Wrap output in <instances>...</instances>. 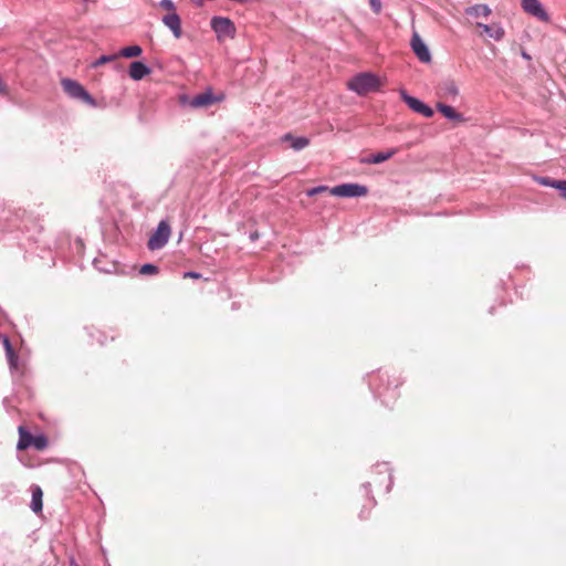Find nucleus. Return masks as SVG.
Returning <instances> with one entry per match:
<instances>
[{
    "instance_id": "1",
    "label": "nucleus",
    "mask_w": 566,
    "mask_h": 566,
    "mask_svg": "<svg viewBox=\"0 0 566 566\" xmlns=\"http://www.w3.org/2000/svg\"><path fill=\"white\" fill-rule=\"evenodd\" d=\"M368 385L375 399H379L386 407H389L399 397V384L391 386L388 375L381 370H378L376 374H371L369 376Z\"/></svg>"
},
{
    "instance_id": "2",
    "label": "nucleus",
    "mask_w": 566,
    "mask_h": 566,
    "mask_svg": "<svg viewBox=\"0 0 566 566\" xmlns=\"http://www.w3.org/2000/svg\"><path fill=\"white\" fill-rule=\"evenodd\" d=\"M347 87L359 96H366L368 93L378 92L381 87V81L373 72H361L350 77Z\"/></svg>"
},
{
    "instance_id": "3",
    "label": "nucleus",
    "mask_w": 566,
    "mask_h": 566,
    "mask_svg": "<svg viewBox=\"0 0 566 566\" xmlns=\"http://www.w3.org/2000/svg\"><path fill=\"white\" fill-rule=\"evenodd\" d=\"M61 86L70 98L97 107L95 97L76 80L65 77L61 81Z\"/></svg>"
},
{
    "instance_id": "4",
    "label": "nucleus",
    "mask_w": 566,
    "mask_h": 566,
    "mask_svg": "<svg viewBox=\"0 0 566 566\" xmlns=\"http://www.w3.org/2000/svg\"><path fill=\"white\" fill-rule=\"evenodd\" d=\"M221 99L222 96L214 95L211 87H208L205 92H201L193 97H190L187 94H181L179 96V102L182 106H190L192 108H206Z\"/></svg>"
},
{
    "instance_id": "5",
    "label": "nucleus",
    "mask_w": 566,
    "mask_h": 566,
    "mask_svg": "<svg viewBox=\"0 0 566 566\" xmlns=\"http://www.w3.org/2000/svg\"><path fill=\"white\" fill-rule=\"evenodd\" d=\"M368 192V187L358 182H343L329 189V193L337 198H361Z\"/></svg>"
},
{
    "instance_id": "6",
    "label": "nucleus",
    "mask_w": 566,
    "mask_h": 566,
    "mask_svg": "<svg viewBox=\"0 0 566 566\" xmlns=\"http://www.w3.org/2000/svg\"><path fill=\"white\" fill-rule=\"evenodd\" d=\"M171 227L167 220H161L153 230L147 241V248L150 251L163 249L169 241Z\"/></svg>"
},
{
    "instance_id": "7",
    "label": "nucleus",
    "mask_w": 566,
    "mask_h": 566,
    "mask_svg": "<svg viewBox=\"0 0 566 566\" xmlns=\"http://www.w3.org/2000/svg\"><path fill=\"white\" fill-rule=\"evenodd\" d=\"M400 98L406 105L415 113L422 115L426 118H431L434 111L431 106L426 104L418 97L410 95L405 88L399 90Z\"/></svg>"
},
{
    "instance_id": "8",
    "label": "nucleus",
    "mask_w": 566,
    "mask_h": 566,
    "mask_svg": "<svg viewBox=\"0 0 566 566\" xmlns=\"http://www.w3.org/2000/svg\"><path fill=\"white\" fill-rule=\"evenodd\" d=\"M210 27L217 34V38L221 36L234 38L237 28L234 22L228 17L214 15L210 20Z\"/></svg>"
},
{
    "instance_id": "9",
    "label": "nucleus",
    "mask_w": 566,
    "mask_h": 566,
    "mask_svg": "<svg viewBox=\"0 0 566 566\" xmlns=\"http://www.w3.org/2000/svg\"><path fill=\"white\" fill-rule=\"evenodd\" d=\"M522 10L541 22H551V15L539 0H521Z\"/></svg>"
},
{
    "instance_id": "10",
    "label": "nucleus",
    "mask_w": 566,
    "mask_h": 566,
    "mask_svg": "<svg viewBox=\"0 0 566 566\" xmlns=\"http://www.w3.org/2000/svg\"><path fill=\"white\" fill-rule=\"evenodd\" d=\"M410 45H411V49H412L415 55L418 57V60L420 62H422V63L431 62L432 55H431L430 49L417 32H415L412 34Z\"/></svg>"
},
{
    "instance_id": "11",
    "label": "nucleus",
    "mask_w": 566,
    "mask_h": 566,
    "mask_svg": "<svg viewBox=\"0 0 566 566\" xmlns=\"http://www.w3.org/2000/svg\"><path fill=\"white\" fill-rule=\"evenodd\" d=\"M153 72L151 67L142 60L129 64L128 75L133 81H140Z\"/></svg>"
},
{
    "instance_id": "12",
    "label": "nucleus",
    "mask_w": 566,
    "mask_h": 566,
    "mask_svg": "<svg viewBox=\"0 0 566 566\" xmlns=\"http://www.w3.org/2000/svg\"><path fill=\"white\" fill-rule=\"evenodd\" d=\"M161 22L171 31L176 39L181 38V18L177 12H168L161 18Z\"/></svg>"
},
{
    "instance_id": "13",
    "label": "nucleus",
    "mask_w": 566,
    "mask_h": 566,
    "mask_svg": "<svg viewBox=\"0 0 566 566\" xmlns=\"http://www.w3.org/2000/svg\"><path fill=\"white\" fill-rule=\"evenodd\" d=\"M374 472L381 476V479H378L375 481V483H382V482H387L386 484V493H389L391 488H392V484H394V478H392V472H391V469L389 467L388 463L384 462V463H378L375 469H374Z\"/></svg>"
},
{
    "instance_id": "14",
    "label": "nucleus",
    "mask_w": 566,
    "mask_h": 566,
    "mask_svg": "<svg viewBox=\"0 0 566 566\" xmlns=\"http://www.w3.org/2000/svg\"><path fill=\"white\" fill-rule=\"evenodd\" d=\"M6 356L8 359L10 374L13 378V382L17 384L24 376V370H20L19 368L20 357L15 353V350L7 353Z\"/></svg>"
},
{
    "instance_id": "15",
    "label": "nucleus",
    "mask_w": 566,
    "mask_h": 566,
    "mask_svg": "<svg viewBox=\"0 0 566 566\" xmlns=\"http://www.w3.org/2000/svg\"><path fill=\"white\" fill-rule=\"evenodd\" d=\"M476 27L482 29L483 33L495 41H501L505 35V31L500 23L485 24L478 22Z\"/></svg>"
},
{
    "instance_id": "16",
    "label": "nucleus",
    "mask_w": 566,
    "mask_h": 566,
    "mask_svg": "<svg viewBox=\"0 0 566 566\" xmlns=\"http://www.w3.org/2000/svg\"><path fill=\"white\" fill-rule=\"evenodd\" d=\"M281 140L289 143L290 147L295 151H300L310 145V138L305 136H294L292 133L284 134Z\"/></svg>"
},
{
    "instance_id": "17",
    "label": "nucleus",
    "mask_w": 566,
    "mask_h": 566,
    "mask_svg": "<svg viewBox=\"0 0 566 566\" xmlns=\"http://www.w3.org/2000/svg\"><path fill=\"white\" fill-rule=\"evenodd\" d=\"M396 153L397 150L395 148L389 149L387 151L374 153L370 154L369 156L363 157L360 159V163L366 165H378L390 159Z\"/></svg>"
},
{
    "instance_id": "18",
    "label": "nucleus",
    "mask_w": 566,
    "mask_h": 566,
    "mask_svg": "<svg viewBox=\"0 0 566 566\" xmlns=\"http://www.w3.org/2000/svg\"><path fill=\"white\" fill-rule=\"evenodd\" d=\"M437 111L448 120L451 122H464L465 118L463 114L455 111L454 107L444 103L437 104Z\"/></svg>"
},
{
    "instance_id": "19",
    "label": "nucleus",
    "mask_w": 566,
    "mask_h": 566,
    "mask_svg": "<svg viewBox=\"0 0 566 566\" xmlns=\"http://www.w3.org/2000/svg\"><path fill=\"white\" fill-rule=\"evenodd\" d=\"M19 439L17 443L18 450H27L32 447L34 436L27 427L19 426L18 428Z\"/></svg>"
},
{
    "instance_id": "20",
    "label": "nucleus",
    "mask_w": 566,
    "mask_h": 566,
    "mask_svg": "<svg viewBox=\"0 0 566 566\" xmlns=\"http://www.w3.org/2000/svg\"><path fill=\"white\" fill-rule=\"evenodd\" d=\"M439 91L444 97L455 98L459 95V87L452 78L443 80L439 84Z\"/></svg>"
},
{
    "instance_id": "21",
    "label": "nucleus",
    "mask_w": 566,
    "mask_h": 566,
    "mask_svg": "<svg viewBox=\"0 0 566 566\" xmlns=\"http://www.w3.org/2000/svg\"><path fill=\"white\" fill-rule=\"evenodd\" d=\"M43 492L39 485L32 486L30 509L33 513H41L43 510Z\"/></svg>"
},
{
    "instance_id": "22",
    "label": "nucleus",
    "mask_w": 566,
    "mask_h": 566,
    "mask_svg": "<svg viewBox=\"0 0 566 566\" xmlns=\"http://www.w3.org/2000/svg\"><path fill=\"white\" fill-rule=\"evenodd\" d=\"M464 13L470 17H489L491 14V9L485 3H476L465 8Z\"/></svg>"
},
{
    "instance_id": "23",
    "label": "nucleus",
    "mask_w": 566,
    "mask_h": 566,
    "mask_svg": "<svg viewBox=\"0 0 566 566\" xmlns=\"http://www.w3.org/2000/svg\"><path fill=\"white\" fill-rule=\"evenodd\" d=\"M143 53V48L138 44L127 45L122 48L116 54L118 57L133 59L138 57Z\"/></svg>"
},
{
    "instance_id": "24",
    "label": "nucleus",
    "mask_w": 566,
    "mask_h": 566,
    "mask_svg": "<svg viewBox=\"0 0 566 566\" xmlns=\"http://www.w3.org/2000/svg\"><path fill=\"white\" fill-rule=\"evenodd\" d=\"M49 446V439L44 433H38L34 436L33 444L32 447L38 450L42 451L46 449Z\"/></svg>"
},
{
    "instance_id": "25",
    "label": "nucleus",
    "mask_w": 566,
    "mask_h": 566,
    "mask_svg": "<svg viewBox=\"0 0 566 566\" xmlns=\"http://www.w3.org/2000/svg\"><path fill=\"white\" fill-rule=\"evenodd\" d=\"M117 59V54H103L98 59H96L94 62H92L91 67L96 69L103 64L113 62Z\"/></svg>"
},
{
    "instance_id": "26",
    "label": "nucleus",
    "mask_w": 566,
    "mask_h": 566,
    "mask_svg": "<svg viewBox=\"0 0 566 566\" xmlns=\"http://www.w3.org/2000/svg\"><path fill=\"white\" fill-rule=\"evenodd\" d=\"M533 179L539 186L549 187V188H554L555 184H556V180H557V179H553V178L547 177V176H537V175H534Z\"/></svg>"
},
{
    "instance_id": "27",
    "label": "nucleus",
    "mask_w": 566,
    "mask_h": 566,
    "mask_svg": "<svg viewBox=\"0 0 566 566\" xmlns=\"http://www.w3.org/2000/svg\"><path fill=\"white\" fill-rule=\"evenodd\" d=\"M361 489H363V491L365 492V495H366V497H367V500H368V506H369V510H370V509H371V507H374V506L376 505V503H377V502H376V500H375V497H374V496H373V494H371V484H370V482H365V483H363V484H361Z\"/></svg>"
},
{
    "instance_id": "28",
    "label": "nucleus",
    "mask_w": 566,
    "mask_h": 566,
    "mask_svg": "<svg viewBox=\"0 0 566 566\" xmlns=\"http://www.w3.org/2000/svg\"><path fill=\"white\" fill-rule=\"evenodd\" d=\"M159 272V268L154 263H145L139 268L142 275H153Z\"/></svg>"
},
{
    "instance_id": "29",
    "label": "nucleus",
    "mask_w": 566,
    "mask_h": 566,
    "mask_svg": "<svg viewBox=\"0 0 566 566\" xmlns=\"http://www.w3.org/2000/svg\"><path fill=\"white\" fill-rule=\"evenodd\" d=\"M331 188H328L327 186L325 185H319V186H315V187H312L310 189L306 190V196L307 197H315L316 195L321 193V192H324V191H329Z\"/></svg>"
},
{
    "instance_id": "30",
    "label": "nucleus",
    "mask_w": 566,
    "mask_h": 566,
    "mask_svg": "<svg viewBox=\"0 0 566 566\" xmlns=\"http://www.w3.org/2000/svg\"><path fill=\"white\" fill-rule=\"evenodd\" d=\"M554 189H556L560 197L566 199V180L557 179Z\"/></svg>"
},
{
    "instance_id": "31",
    "label": "nucleus",
    "mask_w": 566,
    "mask_h": 566,
    "mask_svg": "<svg viewBox=\"0 0 566 566\" xmlns=\"http://www.w3.org/2000/svg\"><path fill=\"white\" fill-rule=\"evenodd\" d=\"M159 6L169 12H176V4L172 0H160Z\"/></svg>"
},
{
    "instance_id": "32",
    "label": "nucleus",
    "mask_w": 566,
    "mask_h": 566,
    "mask_svg": "<svg viewBox=\"0 0 566 566\" xmlns=\"http://www.w3.org/2000/svg\"><path fill=\"white\" fill-rule=\"evenodd\" d=\"M0 339L2 340V345H3L6 354L9 353V352H13L14 350V348H13V346L11 344V340H10L8 335H2L1 334Z\"/></svg>"
},
{
    "instance_id": "33",
    "label": "nucleus",
    "mask_w": 566,
    "mask_h": 566,
    "mask_svg": "<svg viewBox=\"0 0 566 566\" xmlns=\"http://www.w3.org/2000/svg\"><path fill=\"white\" fill-rule=\"evenodd\" d=\"M369 6L373 12L379 13L381 11V0H369Z\"/></svg>"
},
{
    "instance_id": "34",
    "label": "nucleus",
    "mask_w": 566,
    "mask_h": 566,
    "mask_svg": "<svg viewBox=\"0 0 566 566\" xmlns=\"http://www.w3.org/2000/svg\"><path fill=\"white\" fill-rule=\"evenodd\" d=\"M9 94V87L7 83L0 77V95L7 96Z\"/></svg>"
},
{
    "instance_id": "35",
    "label": "nucleus",
    "mask_w": 566,
    "mask_h": 566,
    "mask_svg": "<svg viewBox=\"0 0 566 566\" xmlns=\"http://www.w3.org/2000/svg\"><path fill=\"white\" fill-rule=\"evenodd\" d=\"M202 275L200 272H196V271H186L184 273V277H189V279H200Z\"/></svg>"
},
{
    "instance_id": "36",
    "label": "nucleus",
    "mask_w": 566,
    "mask_h": 566,
    "mask_svg": "<svg viewBox=\"0 0 566 566\" xmlns=\"http://www.w3.org/2000/svg\"><path fill=\"white\" fill-rule=\"evenodd\" d=\"M249 239L251 242H255L260 239V232L258 230L249 232Z\"/></svg>"
},
{
    "instance_id": "37",
    "label": "nucleus",
    "mask_w": 566,
    "mask_h": 566,
    "mask_svg": "<svg viewBox=\"0 0 566 566\" xmlns=\"http://www.w3.org/2000/svg\"><path fill=\"white\" fill-rule=\"evenodd\" d=\"M2 405H3V408L10 412L11 411V405H10V398L9 397H4L3 400H2Z\"/></svg>"
},
{
    "instance_id": "38",
    "label": "nucleus",
    "mask_w": 566,
    "mask_h": 566,
    "mask_svg": "<svg viewBox=\"0 0 566 566\" xmlns=\"http://www.w3.org/2000/svg\"><path fill=\"white\" fill-rule=\"evenodd\" d=\"M98 263H99V261H98L97 259H94L93 264H94V266H95L98 271H101V272H109V270L104 269V268H101V266L98 265Z\"/></svg>"
},
{
    "instance_id": "39",
    "label": "nucleus",
    "mask_w": 566,
    "mask_h": 566,
    "mask_svg": "<svg viewBox=\"0 0 566 566\" xmlns=\"http://www.w3.org/2000/svg\"><path fill=\"white\" fill-rule=\"evenodd\" d=\"M368 514H369V511L366 513V505H365L364 509L359 513V518L365 520L368 517Z\"/></svg>"
},
{
    "instance_id": "40",
    "label": "nucleus",
    "mask_w": 566,
    "mask_h": 566,
    "mask_svg": "<svg viewBox=\"0 0 566 566\" xmlns=\"http://www.w3.org/2000/svg\"><path fill=\"white\" fill-rule=\"evenodd\" d=\"M69 565L70 566H80L73 555L69 556Z\"/></svg>"
},
{
    "instance_id": "41",
    "label": "nucleus",
    "mask_w": 566,
    "mask_h": 566,
    "mask_svg": "<svg viewBox=\"0 0 566 566\" xmlns=\"http://www.w3.org/2000/svg\"><path fill=\"white\" fill-rule=\"evenodd\" d=\"M522 57L525 60H531V55L525 51L522 52Z\"/></svg>"
},
{
    "instance_id": "42",
    "label": "nucleus",
    "mask_w": 566,
    "mask_h": 566,
    "mask_svg": "<svg viewBox=\"0 0 566 566\" xmlns=\"http://www.w3.org/2000/svg\"><path fill=\"white\" fill-rule=\"evenodd\" d=\"M489 313H490V314H493V313H494V306H490V308H489Z\"/></svg>"
},
{
    "instance_id": "43",
    "label": "nucleus",
    "mask_w": 566,
    "mask_h": 566,
    "mask_svg": "<svg viewBox=\"0 0 566 566\" xmlns=\"http://www.w3.org/2000/svg\"><path fill=\"white\" fill-rule=\"evenodd\" d=\"M235 308H237L235 303H232V310H235Z\"/></svg>"
}]
</instances>
